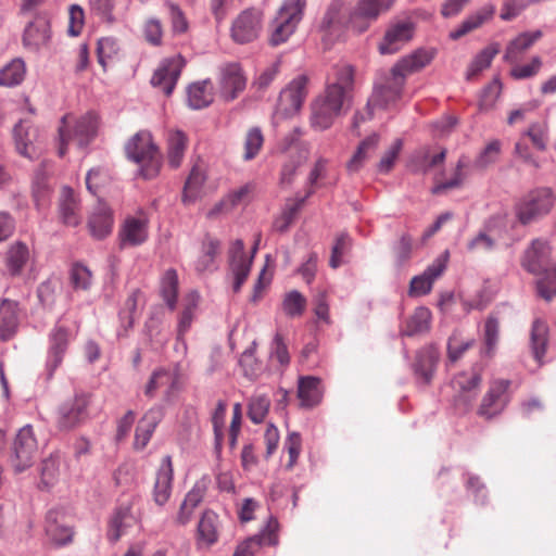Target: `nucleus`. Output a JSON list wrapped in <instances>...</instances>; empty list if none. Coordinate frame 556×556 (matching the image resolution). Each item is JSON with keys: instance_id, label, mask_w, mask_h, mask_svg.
Returning <instances> with one entry per match:
<instances>
[{"instance_id": "31", "label": "nucleus", "mask_w": 556, "mask_h": 556, "mask_svg": "<svg viewBox=\"0 0 556 556\" xmlns=\"http://www.w3.org/2000/svg\"><path fill=\"white\" fill-rule=\"evenodd\" d=\"M50 40V25L43 18H37L29 23L23 35L24 47L30 51H39Z\"/></svg>"}, {"instance_id": "28", "label": "nucleus", "mask_w": 556, "mask_h": 556, "mask_svg": "<svg viewBox=\"0 0 556 556\" xmlns=\"http://www.w3.org/2000/svg\"><path fill=\"white\" fill-rule=\"evenodd\" d=\"M405 84L400 86L395 85V76L391 72L390 77L381 85H376L371 97L368 100V108L378 106L387 109L394 104L402 94V90Z\"/></svg>"}, {"instance_id": "2", "label": "nucleus", "mask_w": 556, "mask_h": 556, "mask_svg": "<svg viewBox=\"0 0 556 556\" xmlns=\"http://www.w3.org/2000/svg\"><path fill=\"white\" fill-rule=\"evenodd\" d=\"M551 247L546 240L535 239L526 250L522 266L528 271L540 275L544 274L538 280V293L546 301H551L556 295V267L549 262Z\"/></svg>"}, {"instance_id": "6", "label": "nucleus", "mask_w": 556, "mask_h": 556, "mask_svg": "<svg viewBox=\"0 0 556 556\" xmlns=\"http://www.w3.org/2000/svg\"><path fill=\"white\" fill-rule=\"evenodd\" d=\"M307 83L308 79L305 75H299L280 91L271 117L274 127L300 112L307 96Z\"/></svg>"}, {"instance_id": "22", "label": "nucleus", "mask_w": 556, "mask_h": 556, "mask_svg": "<svg viewBox=\"0 0 556 556\" xmlns=\"http://www.w3.org/2000/svg\"><path fill=\"white\" fill-rule=\"evenodd\" d=\"M509 383L508 380L503 379L491 383L490 390L483 397L479 408L481 416L491 418L503 410L508 401L507 390Z\"/></svg>"}, {"instance_id": "23", "label": "nucleus", "mask_w": 556, "mask_h": 556, "mask_svg": "<svg viewBox=\"0 0 556 556\" xmlns=\"http://www.w3.org/2000/svg\"><path fill=\"white\" fill-rule=\"evenodd\" d=\"M122 249L137 247L148 239V220L146 217H127L118 233Z\"/></svg>"}, {"instance_id": "47", "label": "nucleus", "mask_w": 556, "mask_h": 556, "mask_svg": "<svg viewBox=\"0 0 556 556\" xmlns=\"http://www.w3.org/2000/svg\"><path fill=\"white\" fill-rule=\"evenodd\" d=\"M378 143L379 136L377 134H372L364 139L346 164L349 173L358 172L363 167L365 161L369 157V154L377 149Z\"/></svg>"}, {"instance_id": "21", "label": "nucleus", "mask_w": 556, "mask_h": 556, "mask_svg": "<svg viewBox=\"0 0 556 556\" xmlns=\"http://www.w3.org/2000/svg\"><path fill=\"white\" fill-rule=\"evenodd\" d=\"M481 377L476 371L460 372L452 380L455 401L458 405L468 407L479 393Z\"/></svg>"}, {"instance_id": "55", "label": "nucleus", "mask_w": 556, "mask_h": 556, "mask_svg": "<svg viewBox=\"0 0 556 556\" xmlns=\"http://www.w3.org/2000/svg\"><path fill=\"white\" fill-rule=\"evenodd\" d=\"M306 299L296 290H292L285 295L282 309L291 318L299 317L304 313Z\"/></svg>"}, {"instance_id": "37", "label": "nucleus", "mask_w": 556, "mask_h": 556, "mask_svg": "<svg viewBox=\"0 0 556 556\" xmlns=\"http://www.w3.org/2000/svg\"><path fill=\"white\" fill-rule=\"evenodd\" d=\"M252 190L253 186L251 184H245L238 189L232 190L208 212V216L213 217L219 213H227L238 205L248 203Z\"/></svg>"}, {"instance_id": "1", "label": "nucleus", "mask_w": 556, "mask_h": 556, "mask_svg": "<svg viewBox=\"0 0 556 556\" xmlns=\"http://www.w3.org/2000/svg\"><path fill=\"white\" fill-rule=\"evenodd\" d=\"M354 90V70L351 65L334 66L327 77L325 91L311 105V126L316 130L330 128L345 105H350Z\"/></svg>"}, {"instance_id": "9", "label": "nucleus", "mask_w": 556, "mask_h": 556, "mask_svg": "<svg viewBox=\"0 0 556 556\" xmlns=\"http://www.w3.org/2000/svg\"><path fill=\"white\" fill-rule=\"evenodd\" d=\"M395 0H358L349 12L351 29L357 34L366 31L378 17L389 11Z\"/></svg>"}, {"instance_id": "49", "label": "nucleus", "mask_w": 556, "mask_h": 556, "mask_svg": "<svg viewBox=\"0 0 556 556\" xmlns=\"http://www.w3.org/2000/svg\"><path fill=\"white\" fill-rule=\"evenodd\" d=\"M497 53V45H492L481 50L468 66L466 73L467 79H472L483 70L488 68Z\"/></svg>"}, {"instance_id": "54", "label": "nucleus", "mask_w": 556, "mask_h": 556, "mask_svg": "<svg viewBox=\"0 0 556 556\" xmlns=\"http://www.w3.org/2000/svg\"><path fill=\"white\" fill-rule=\"evenodd\" d=\"M204 180L205 175L203 170L199 167H193L185 185L184 202H192L198 198Z\"/></svg>"}, {"instance_id": "59", "label": "nucleus", "mask_w": 556, "mask_h": 556, "mask_svg": "<svg viewBox=\"0 0 556 556\" xmlns=\"http://www.w3.org/2000/svg\"><path fill=\"white\" fill-rule=\"evenodd\" d=\"M283 450L289 455V460L286 464V468L291 470L298 462L302 450V438L296 431L289 432L283 444Z\"/></svg>"}, {"instance_id": "27", "label": "nucleus", "mask_w": 556, "mask_h": 556, "mask_svg": "<svg viewBox=\"0 0 556 556\" xmlns=\"http://www.w3.org/2000/svg\"><path fill=\"white\" fill-rule=\"evenodd\" d=\"M327 164H328V161L324 157H319L316 161V163L307 178L309 189L307 190V192L304 197L296 199L293 203L287 204V206L283 211V215H282V217L285 219V225L280 227V230H285L290 225V223L294 218L296 212L300 210V207L305 202L306 198H308L314 192L313 186L318 181V179H320L321 177L325 176Z\"/></svg>"}, {"instance_id": "13", "label": "nucleus", "mask_w": 556, "mask_h": 556, "mask_svg": "<svg viewBox=\"0 0 556 556\" xmlns=\"http://www.w3.org/2000/svg\"><path fill=\"white\" fill-rule=\"evenodd\" d=\"M184 65L185 60L181 55L165 59L155 70L151 78V85L155 88H160L164 94L170 96L175 89Z\"/></svg>"}, {"instance_id": "39", "label": "nucleus", "mask_w": 556, "mask_h": 556, "mask_svg": "<svg viewBox=\"0 0 556 556\" xmlns=\"http://www.w3.org/2000/svg\"><path fill=\"white\" fill-rule=\"evenodd\" d=\"M199 300L200 295L195 291L190 292L185 299L184 308L178 320L177 329V343L181 344L184 349L186 348L184 336L189 331L195 317Z\"/></svg>"}, {"instance_id": "64", "label": "nucleus", "mask_w": 556, "mask_h": 556, "mask_svg": "<svg viewBox=\"0 0 556 556\" xmlns=\"http://www.w3.org/2000/svg\"><path fill=\"white\" fill-rule=\"evenodd\" d=\"M498 340V321L489 317L484 324V354L490 355L495 349Z\"/></svg>"}, {"instance_id": "38", "label": "nucleus", "mask_w": 556, "mask_h": 556, "mask_svg": "<svg viewBox=\"0 0 556 556\" xmlns=\"http://www.w3.org/2000/svg\"><path fill=\"white\" fill-rule=\"evenodd\" d=\"M438 359L439 352L434 346H426L418 352L414 369L424 383L431 381Z\"/></svg>"}, {"instance_id": "42", "label": "nucleus", "mask_w": 556, "mask_h": 556, "mask_svg": "<svg viewBox=\"0 0 556 556\" xmlns=\"http://www.w3.org/2000/svg\"><path fill=\"white\" fill-rule=\"evenodd\" d=\"M468 164L469 161L466 156L459 157L451 178L445 180H442L439 177L435 178L434 186L432 187V193L440 194L446 190L460 188L468 176V173L466 172Z\"/></svg>"}, {"instance_id": "58", "label": "nucleus", "mask_w": 556, "mask_h": 556, "mask_svg": "<svg viewBox=\"0 0 556 556\" xmlns=\"http://www.w3.org/2000/svg\"><path fill=\"white\" fill-rule=\"evenodd\" d=\"M264 142L262 130L258 127L249 129L244 140V160L254 159L261 150Z\"/></svg>"}, {"instance_id": "3", "label": "nucleus", "mask_w": 556, "mask_h": 556, "mask_svg": "<svg viewBox=\"0 0 556 556\" xmlns=\"http://www.w3.org/2000/svg\"><path fill=\"white\" fill-rule=\"evenodd\" d=\"M126 153L131 161L139 165V174L144 179H152L159 174L162 156L150 132H137L127 142Z\"/></svg>"}, {"instance_id": "11", "label": "nucleus", "mask_w": 556, "mask_h": 556, "mask_svg": "<svg viewBox=\"0 0 556 556\" xmlns=\"http://www.w3.org/2000/svg\"><path fill=\"white\" fill-rule=\"evenodd\" d=\"M90 395L77 393L73 399L63 402L56 416V425L61 430H71L83 424L88 418Z\"/></svg>"}, {"instance_id": "50", "label": "nucleus", "mask_w": 556, "mask_h": 556, "mask_svg": "<svg viewBox=\"0 0 556 556\" xmlns=\"http://www.w3.org/2000/svg\"><path fill=\"white\" fill-rule=\"evenodd\" d=\"M431 321V312L425 306L415 309L414 314L407 321L404 334L415 336L429 330Z\"/></svg>"}, {"instance_id": "61", "label": "nucleus", "mask_w": 556, "mask_h": 556, "mask_svg": "<svg viewBox=\"0 0 556 556\" xmlns=\"http://www.w3.org/2000/svg\"><path fill=\"white\" fill-rule=\"evenodd\" d=\"M118 51L117 42L112 37H104L98 40L97 54L99 63L105 67L108 61L116 55Z\"/></svg>"}, {"instance_id": "15", "label": "nucleus", "mask_w": 556, "mask_h": 556, "mask_svg": "<svg viewBox=\"0 0 556 556\" xmlns=\"http://www.w3.org/2000/svg\"><path fill=\"white\" fill-rule=\"evenodd\" d=\"M46 534L50 542L58 546H65L72 543L73 528L66 521V515L62 509H50L46 517Z\"/></svg>"}, {"instance_id": "8", "label": "nucleus", "mask_w": 556, "mask_h": 556, "mask_svg": "<svg viewBox=\"0 0 556 556\" xmlns=\"http://www.w3.org/2000/svg\"><path fill=\"white\" fill-rule=\"evenodd\" d=\"M38 454V441L30 425L22 427L11 445L10 463L16 472L30 468Z\"/></svg>"}, {"instance_id": "63", "label": "nucleus", "mask_w": 556, "mask_h": 556, "mask_svg": "<svg viewBox=\"0 0 556 556\" xmlns=\"http://www.w3.org/2000/svg\"><path fill=\"white\" fill-rule=\"evenodd\" d=\"M542 66V60L539 56H533L531 62L528 64H514L510 71V75L515 79H526L536 75Z\"/></svg>"}, {"instance_id": "30", "label": "nucleus", "mask_w": 556, "mask_h": 556, "mask_svg": "<svg viewBox=\"0 0 556 556\" xmlns=\"http://www.w3.org/2000/svg\"><path fill=\"white\" fill-rule=\"evenodd\" d=\"M343 8L344 0H333L320 22V28L331 35H339L343 29L351 28L349 14H343Z\"/></svg>"}, {"instance_id": "40", "label": "nucleus", "mask_w": 556, "mask_h": 556, "mask_svg": "<svg viewBox=\"0 0 556 556\" xmlns=\"http://www.w3.org/2000/svg\"><path fill=\"white\" fill-rule=\"evenodd\" d=\"M218 540V516L213 510H205L198 523V542L211 546Z\"/></svg>"}, {"instance_id": "44", "label": "nucleus", "mask_w": 556, "mask_h": 556, "mask_svg": "<svg viewBox=\"0 0 556 556\" xmlns=\"http://www.w3.org/2000/svg\"><path fill=\"white\" fill-rule=\"evenodd\" d=\"M530 343L534 359L539 365L543 364L546 346L548 344V327L541 319L533 321Z\"/></svg>"}, {"instance_id": "18", "label": "nucleus", "mask_w": 556, "mask_h": 556, "mask_svg": "<svg viewBox=\"0 0 556 556\" xmlns=\"http://www.w3.org/2000/svg\"><path fill=\"white\" fill-rule=\"evenodd\" d=\"M71 340V333L62 325L55 326L50 333L46 368L49 377H52L56 368L62 364L63 357Z\"/></svg>"}, {"instance_id": "20", "label": "nucleus", "mask_w": 556, "mask_h": 556, "mask_svg": "<svg viewBox=\"0 0 556 556\" xmlns=\"http://www.w3.org/2000/svg\"><path fill=\"white\" fill-rule=\"evenodd\" d=\"M13 137L20 155L29 160L36 159L40 150L37 147L38 129L27 121H21L14 126Z\"/></svg>"}, {"instance_id": "34", "label": "nucleus", "mask_w": 556, "mask_h": 556, "mask_svg": "<svg viewBox=\"0 0 556 556\" xmlns=\"http://www.w3.org/2000/svg\"><path fill=\"white\" fill-rule=\"evenodd\" d=\"M188 137L179 129H170L166 135V155L170 167L177 168L181 165L188 148Z\"/></svg>"}, {"instance_id": "57", "label": "nucleus", "mask_w": 556, "mask_h": 556, "mask_svg": "<svg viewBox=\"0 0 556 556\" xmlns=\"http://www.w3.org/2000/svg\"><path fill=\"white\" fill-rule=\"evenodd\" d=\"M220 243L215 239H207L204 244V253L198 260L195 264V268L198 271L203 273L206 270H212L214 268V258L219 250Z\"/></svg>"}, {"instance_id": "35", "label": "nucleus", "mask_w": 556, "mask_h": 556, "mask_svg": "<svg viewBox=\"0 0 556 556\" xmlns=\"http://www.w3.org/2000/svg\"><path fill=\"white\" fill-rule=\"evenodd\" d=\"M163 417L161 408H152L140 419L135 433V448L143 450Z\"/></svg>"}, {"instance_id": "41", "label": "nucleus", "mask_w": 556, "mask_h": 556, "mask_svg": "<svg viewBox=\"0 0 556 556\" xmlns=\"http://www.w3.org/2000/svg\"><path fill=\"white\" fill-rule=\"evenodd\" d=\"M188 105L193 110H201L213 102V86L210 80L193 83L187 90Z\"/></svg>"}, {"instance_id": "17", "label": "nucleus", "mask_w": 556, "mask_h": 556, "mask_svg": "<svg viewBox=\"0 0 556 556\" xmlns=\"http://www.w3.org/2000/svg\"><path fill=\"white\" fill-rule=\"evenodd\" d=\"M434 53L430 50L418 49L413 53L402 58L392 67L395 76V85L405 84L406 77L413 73L419 72L426 67L433 59Z\"/></svg>"}, {"instance_id": "36", "label": "nucleus", "mask_w": 556, "mask_h": 556, "mask_svg": "<svg viewBox=\"0 0 556 556\" xmlns=\"http://www.w3.org/2000/svg\"><path fill=\"white\" fill-rule=\"evenodd\" d=\"M542 33L540 30L526 31L520 34L514 40L509 42L506 48L504 60L510 64L518 63L526 51L541 38Z\"/></svg>"}, {"instance_id": "53", "label": "nucleus", "mask_w": 556, "mask_h": 556, "mask_svg": "<svg viewBox=\"0 0 556 556\" xmlns=\"http://www.w3.org/2000/svg\"><path fill=\"white\" fill-rule=\"evenodd\" d=\"M270 406V399L265 394L253 395L249 402L248 416L254 424L264 421Z\"/></svg>"}, {"instance_id": "16", "label": "nucleus", "mask_w": 556, "mask_h": 556, "mask_svg": "<svg viewBox=\"0 0 556 556\" xmlns=\"http://www.w3.org/2000/svg\"><path fill=\"white\" fill-rule=\"evenodd\" d=\"M179 386V375L176 369L159 368L154 370L144 388V394L148 397H154L162 393L166 400H170L177 392Z\"/></svg>"}, {"instance_id": "10", "label": "nucleus", "mask_w": 556, "mask_h": 556, "mask_svg": "<svg viewBox=\"0 0 556 556\" xmlns=\"http://www.w3.org/2000/svg\"><path fill=\"white\" fill-rule=\"evenodd\" d=\"M263 11L258 8L243 10L231 24L230 35L235 42L244 45L258 38L263 29Z\"/></svg>"}, {"instance_id": "33", "label": "nucleus", "mask_w": 556, "mask_h": 556, "mask_svg": "<svg viewBox=\"0 0 556 556\" xmlns=\"http://www.w3.org/2000/svg\"><path fill=\"white\" fill-rule=\"evenodd\" d=\"M31 260L29 247L22 241L13 242L5 253V265L13 276L21 275Z\"/></svg>"}, {"instance_id": "14", "label": "nucleus", "mask_w": 556, "mask_h": 556, "mask_svg": "<svg viewBox=\"0 0 556 556\" xmlns=\"http://www.w3.org/2000/svg\"><path fill=\"white\" fill-rule=\"evenodd\" d=\"M414 36V24L409 21H399L389 25L379 43L381 54H393L408 43Z\"/></svg>"}, {"instance_id": "7", "label": "nucleus", "mask_w": 556, "mask_h": 556, "mask_svg": "<svg viewBox=\"0 0 556 556\" xmlns=\"http://www.w3.org/2000/svg\"><path fill=\"white\" fill-rule=\"evenodd\" d=\"M556 195L549 187H538L528 191L517 204V217L523 225L534 223L551 213Z\"/></svg>"}, {"instance_id": "51", "label": "nucleus", "mask_w": 556, "mask_h": 556, "mask_svg": "<svg viewBox=\"0 0 556 556\" xmlns=\"http://www.w3.org/2000/svg\"><path fill=\"white\" fill-rule=\"evenodd\" d=\"M178 276L176 270L168 269L161 280V294L170 309H174L177 302Z\"/></svg>"}, {"instance_id": "32", "label": "nucleus", "mask_w": 556, "mask_h": 556, "mask_svg": "<svg viewBox=\"0 0 556 556\" xmlns=\"http://www.w3.org/2000/svg\"><path fill=\"white\" fill-rule=\"evenodd\" d=\"M298 397L301 406L312 408L318 405L323 399L321 380L317 377H300L298 382Z\"/></svg>"}, {"instance_id": "26", "label": "nucleus", "mask_w": 556, "mask_h": 556, "mask_svg": "<svg viewBox=\"0 0 556 556\" xmlns=\"http://www.w3.org/2000/svg\"><path fill=\"white\" fill-rule=\"evenodd\" d=\"M59 216L66 226L76 227L81 222L80 201L74 190L67 186L62 188L59 200Z\"/></svg>"}, {"instance_id": "43", "label": "nucleus", "mask_w": 556, "mask_h": 556, "mask_svg": "<svg viewBox=\"0 0 556 556\" xmlns=\"http://www.w3.org/2000/svg\"><path fill=\"white\" fill-rule=\"evenodd\" d=\"M17 304L12 301H3L0 305V339H10L17 329Z\"/></svg>"}, {"instance_id": "46", "label": "nucleus", "mask_w": 556, "mask_h": 556, "mask_svg": "<svg viewBox=\"0 0 556 556\" xmlns=\"http://www.w3.org/2000/svg\"><path fill=\"white\" fill-rule=\"evenodd\" d=\"M62 459L58 453L45 458L40 465V485L43 488L53 486L62 473Z\"/></svg>"}, {"instance_id": "45", "label": "nucleus", "mask_w": 556, "mask_h": 556, "mask_svg": "<svg viewBox=\"0 0 556 556\" xmlns=\"http://www.w3.org/2000/svg\"><path fill=\"white\" fill-rule=\"evenodd\" d=\"M134 517L128 506L118 507L109 522L108 538L111 542H116L125 533V530L131 526Z\"/></svg>"}, {"instance_id": "29", "label": "nucleus", "mask_w": 556, "mask_h": 556, "mask_svg": "<svg viewBox=\"0 0 556 556\" xmlns=\"http://www.w3.org/2000/svg\"><path fill=\"white\" fill-rule=\"evenodd\" d=\"M222 92L227 100H233L245 88L247 78L238 63H230L222 68Z\"/></svg>"}, {"instance_id": "48", "label": "nucleus", "mask_w": 556, "mask_h": 556, "mask_svg": "<svg viewBox=\"0 0 556 556\" xmlns=\"http://www.w3.org/2000/svg\"><path fill=\"white\" fill-rule=\"evenodd\" d=\"M26 75V65L22 59H13L0 70V86L20 85Z\"/></svg>"}, {"instance_id": "52", "label": "nucleus", "mask_w": 556, "mask_h": 556, "mask_svg": "<svg viewBox=\"0 0 556 556\" xmlns=\"http://www.w3.org/2000/svg\"><path fill=\"white\" fill-rule=\"evenodd\" d=\"M502 88L503 86L501 80L495 77L482 89L479 98L480 111H490L495 106L496 101L502 93Z\"/></svg>"}, {"instance_id": "60", "label": "nucleus", "mask_w": 556, "mask_h": 556, "mask_svg": "<svg viewBox=\"0 0 556 556\" xmlns=\"http://www.w3.org/2000/svg\"><path fill=\"white\" fill-rule=\"evenodd\" d=\"M92 275L88 267L75 264L71 269V282L75 290H88L91 286Z\"/></svg>"}, {"instance_id": "62", "label": "nucleus", "mask_w": 556, "mask_h": 556, "mask_svg": "<svg viewBox=\"0 0 556 556\" xmlns=\"http://www.w3.org/2000/svg\"><path fill=\"white\" fill-rule=\"evenodd\" d=\"M526 134L531 139L533 146L536 149L541 151L546 149L548 139V127L545 123L532 124Z\"/></svg>"}, {"instance_id": "25", "label": "nucleus", "mask_w": 556, "mask_h": 556, "mask_svg": "<svg viewBox=\"0 0 556 556\" xmlns=\"http://www.w3.org/2000/svg\"><path fill=\"white\" fill-rule=\"evenodd\" d=\"M113 224L111 208L106 203L99 202L89 215L87 226L94 239L102 240L112 232Z\"/></svg>"}, {"instance_id": "24", "label": "nucleus", "mask_w": 556, "mask_h": 556, "mask_svg": "<svg viewBox=\"0 0 556 556\" xmlns=\"http://www.w3.org/2000/svg\"><path fill=\"white\" fill-rule=\"evenodd\" d=\"M173 477L174 470L172 457L166 455L163 457L156 472V479L153 489V500L159 506H164L170 497Z\"/></svg>"}, {"instance_id": "19", "label": "nucleus", "mask_w": 556, "mask_h": 556, "mask_svg": "<svg viewBox=\"0 0 556 556\" xmlns=\"http://www.w3.org/2000/svg\"><path fill=\"white\" fill-rule=\"evenodd\" d=\"M244 244L242 240L232 242L229 249V267L233 276V292H239L245 279L249 276L252 257H247L244 254Z\"/></svg>"}, {"instance_id": "56", "label": "nucleus", "mask_w": 556, "mask_h": 556, "mask_svg": "<svg viewBox=\"0 0 556 556\" xmlns=\"http://www.w3.org/2000/svg\"><path fill=\"white\" fill-rule=\"evenodd\" d=\"M502 143L500 140H492L480 152L473 162V166L479 169H484L491 164L495 163L501 154Z\"/></svg>"}, {"instance_id": "12", "label": "nucleus", "mask_w": 556, "mask_h": 556, "mask_svg": "<svg viewBox=\"0 0 556 556\" xmlns=\"http://www.w3.org/2000/svg\"><path fill=\"white\" fill-rule=\"evenodd\" d=\"M450 260V252L443 251L434 261L420 274L412 278L408 293L410 296L428 294L434 281L442 276Z\"/></svg>"}, {"instance_id": "4", "label": "nucleus", "mask_w": 556, "mask_h": 556, "mask_svg": "<svg viewBox=\"0 0 556 556\" xmlns=\"http://www.w3.org/2000/svg\"><path fill=\"white\" fill-rule=\"evenodd\" d=\"M98 128L97 116L92 113H87L79 118H74L66 115L61 121L59 127V150L60 156H64L70 142H75L79 148H85L94 138Z\"/></svg>"}, {"instance_id": "5", "label": "nucleus", "mask_w": 556, "mask_h": 556, "mask_svg": "<svg viewBox=\"0 0 556 556\" xmlns=\"http://www.w3.org/2000/svg\"><path fill=\"white\" fill-rule=\"evenodd\" d=\"M306 0H285L269 25V43H285L303 18Z\"/></svg>"}]
</instances>
